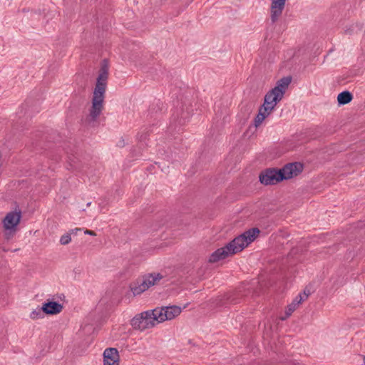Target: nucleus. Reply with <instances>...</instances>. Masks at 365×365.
I'll use <instances>...</instances> for the list:
<instances>
[{
    "label": "nucleus",
    "mask_w": 365,
    "mask_h": 365,
    "mask_svg": "<svg viewBox=\"0 0 365 365\" xmlns=\"http://www.w3.org/2000/svg\"><path fill=\"white\" fill-rule=\"evenodd\" d=\"M353 98L352 94L349 91H343L337 96V101L339 105H345L351 101Z\"/></svg>",
    "instance_id": "14"
},
{
    "label": "nucleus",
    "mask_w": 365,
    "mask_h": 365,
    "mask_svg": "<svg viewBox=\"0 0 365 365\" xmlns=\"http://www.w3.org/2000/svg\"><path fill=\"white\" fill-rule=\"evenodd\" d=\"M84 232H85V234H87V235H93V236L96 235V233L92 230H85Z\"/></svg>",
    "instance_id": "20"
},
{
    "label": "nucleus",
    "mask_w": 365,
    "mask_h": 365,
    "mask_svg": "<svg viewBox=\"0 0 365 365\" xmlns=\"http://www.w3.org/2000/svg\"><path fill=\"white\" fill-rule=\"evenodd\" d=\"M309 294V291H306L304 290L303 293H301L300 294Z\"/></svg>",
    "instance_id": "22"
},
{
    "label": "nucleus",
    "mask_w": 365,
    "mask_h": 365,
    "mask_svg": "<svg viewBox=\"0 0 365 365\" xmlns=\"http://www.w3.org/2000/svg\"><path fill=\"white\" fill-rule=\"evenodd\" d=\"M364 364H365V356L364 357Z\"/></svg>",
    "instance_id": "24"
},
{
    "label": "nucleus",
    "mask_w": 365,
    "mask_h": 365,
    "mask_svg": "<svg viewBox=\"0 0 365 365\" xmlns=\"http://www.w3.org/2000/svg\"><path fill=\"white\" fill-rule=\"evenodd\" d=\"M103 365H120V355L117 349L110 347L103 351Z\"/></svg>",
    "instance_id": "10"
},
{
    "label": "nucleus",
    "mask_w": 365,
    "mask_h": 365,
    "mask_svg": "<svg viewBox=\"0 0 365 365\" xmlns=\"http://www.w3.org/2000/svg\"><path fill=\"white\" fill-rule=\"evenodd\" d=\"M43 314L44 312L43 310V307H37L31 312L30 318L34 320L41 319L43 317Z\"/></svg>",
    "instance_id": "15"
},
{
    "label": "nucleus",
    "mask_w": 365,
    "mask_h": 365,
    "mask_svg": "<svg viewBox=\"0 0 365 365\" xmlns=\"http://www.w3.org/2000/svg\"><path fill=\"white\" fill-rule=\"evenodd\" d=\"M22 215L21 210L9 212L2 220L4 236L7 240L12 238L18 230Z\"/></svg>",
    "instance_id": "5"
},
{
    "label": "nucleus",
    "mask_w": 365,
    "mask_h": 365,
    "mask_svg": "<svg viewBox=\"0 0 365 365\" xmlns=\"http://www.w3.org/2000/svg\"><path fill=\"white\" fill-rule=\"evenodd\" d=\"M290 83L291 78L289 77L279 80L276 86L266 93L262 106L273 111L277 103L282 99Z\"/></svg>",
    "instance_id": "4"
},
{
    "label": "nucleus",
    "mask_w": 365,
    "mask_h": 365,
    "mask_svg": "<svg viewBox=\"0 0 365 365\" xmlns=\"http://www.w3.org/2000/svg\"><path fill=\"white\" fill-rule=\"evenodd\" d=\"M81 228H75V229H72V230H71L68 232V233H69V234H71V235H77V232H78V231H81Z\"/></svg>",
    "instance_id": "19"
},
{
    "label": "nucleus",
    "mask_w": 365,
    "mask_h": 365,
    "mask_svg": "<svg viewBox=\"0 0 365 365\" xmlns=\"http://www.w3.org/2000/svg\"><path fill=\"white\" fill-rule=\"evenodd\" d=\"M273 111L266 106H261L259 109V113L255 118V127L259 126L262 122L272 113Z\"/></svg>",
    "instance_id": "13"
},
{
    "label": "nucleus",
    "mask_w": 365,
    "mask_h": 365,
    "mask_svg": "<svg viewBox=\"0 0 365 365\" xmlns=\"http://www.w3.org/2000/svg\"><path fill=\"white\" fill-rule=\"evenodd\" d=\"M346 33L351 34L352 31H346Z\"/></svg>",
    "instance_id": "23"
},
{
    "label": "nucleus",
    "mask_w": 365,
    "mask_h": 365,
    "mask_svg": "<svg viewBox=\"0 0 365 365\" xmlns=\"http://www.w3.org/2000/svg\"><path fill=\"white\" fill-rule=\"evenodd\" d=\"M108 78V64L104 60L102 63L96 85L93 91L92 106L87 116L88 123L95 122L101 115L103 108L104 95Z\"/></svg>",
    "instance_id": "2"
},
{
    "label": "nucleus",
    "mask_w": 365,
    "mask_h": 365,
    "mask_svg": "<svg viewBox=\"0 0 365 365\" xmlns=\"http://www.w3.org/2000/svg\"><path fill=\"white\" fill-rule=\"evenodd\" d=\"M259 233L257 228H252L240 236L235 237L231 242L226 246L217 249L210 257V262H216L224 259L229 256L241 252L249 244L253 242Z\"/></svg>",
    "instance_id": "1"
},
{
    "label": "nucleus",
    "mask_w": 365,
    "mask_h": 365,
    "mask_svg": "<svg viewBox=\"0 0 365 365\" xmlns=\"http://www.w3.org/2000/svg\"><path fill=\"white\" fill-rule=\"evenodd\" d=\"M259 180L265 185H275L282 181V175L279 170L270 169L262 173L259 175Z\"/></svg>",
    "instance_id": "7"
},
{
    "label": "nucleus",
    "mask_w": 365,
    "mask_h": 365,
    "mask_svg": "<svg viewBox=\"0 0 365 365\" xmlns=\"http://www.w3.org/2000/svg\"><path fill=\"white\" fill-rule=\"evenodd\" d=\"M71 234H69L68 232L62 235L60 238V243L63 245L69 244L71 242Z\"/></svg>",
    "instance_id": "17"
},
{
    "label": "nucleus",
    "mask_w": 365,
    "mask_h": 365,
    "mask_svg": "<svg viewBox=\"0 0 365 365\" xmlns=\"http://www.w3.org/2000/svg\"><path fill=\"white\" fill-rule=\"evenodd\" d=\"M160 278L159 273H150L138 277L130 284V289L133 295H140L150 287L153 286Z\"/></svg>",
    "instance_id": "6"
},
{
    "label": "nucleus",
    "mask_w": 365,
    "mask_h": 365,
    "mask_svg": "<svg viewBox=\"0 0 365 365\" xmlns=\"http://www.w3.org/2000/svg\"><path fill=\"white\" fill-rule=\"evenodd\" d=\"M297 308L294 307V304H289L286 309L285 314L286 315L284 317H282V320L287 319L295 310Z\"/></svg>",
    "instance_id": "16"
},
{
    "label": "nucleus",
    "mask_w": 365,
    "mask_h": 365,
    "mask_svg": "<svg viewBox=\"0 0 365 365\" xmlns=\"http://www.w3.org/2000/svg\"><path fill=\"white\" fill-rule=\"evenodd\" d=\"M303 166L299 163H290L279 170L282 175V180L292 178L302 171Z\"/></svg>",
    "instance_id": "8"
},
{
    "label": "nucleus",
    "mask_w": 365,
    "mask_h": 365,
    "mask_svg": "<svg viewBox=\"0 0 365 365\" xmlns=\"http://www.w3.org/2000/svg\"><path fill=\"white\" fill-rule=\"evenodd\" d=\"M160 318V309L156 308L136 314L130 321V325L135 330L145 331L155 326Z\"/></svg>",
    "instance_id": "3"
},
{
    "label": "nucleus",
    "mask_w": 365,
    "mask_h": 365,
    "mask_svg": "<svg viewBox=\"0 0 365 365\" xmlns=\"http://www.w3.org/2000/svg\"><path fill=\"white\" fill-rule=\"evenodd\" d=\"M291 304H294L295 308H297L299 307V305L300 304V303H298L297 302H295L294 300H293V302Z\"/></svg>",
    "instance_id": "21"
},
{
    "label": "nucleus",
    "mask_w": 365,
    "mask_h": 365,
    "mask_svg": "<svg viewBox=\"0 0 365 365\" xmlns=\"http://www.w3.org/2000/svg\"><path fill=\"white\" fill-rule=\"evenodd\" d=\"M309 294H299L294 298V300L301 304L302 302L307 300Z\"/></svg>",
    "instance_id": "18"
},
{
    "label": "nucleus",
    "mask_w": 365,
    "mask_h": 365,
    "mask_svg": "<svg viewBox=\"0 0 365 365\" xmlns=\"http://www.w3.org/2000/svg\"><path fill=\"white\" fill-rule=\"evenodd\" d=\"M43 310L46 314H57L63 310V305L56 302H47L42 305Z\"/></svg>",
    "instance_id": "12"
},
{
    "label": "nucleus",
    "mask_w": 365,
    "mask_h": 365,
    "mask_svg": "<svg viewBox=\"0 0 365 365\" xmlns=\"http://www.w3.org/2000/svg\"><path fill=\"white\" fill-rule=\"evenodd\" d=\"M182 310L180 307L176 305L161 307V322L175 319L180 314Z\"/></svg>",
    "instance_id": "11"
},
{
    "label": "nucleus",
    "mask_w": 365,
    "mask_h": 365,
    "mask_svg": "<svg viewBox=\"0 0 365 365\" xmlns=\"http://www.w3.org/2000/svg\"><path fill=\"white\" fill-rule=\"evenodd\" d=\"M286 0H271L269 13L270 19L273 23L277 21L281 17L285 8Z\"/></svg>",
    "instance_id": "9"
}]
</instances>
